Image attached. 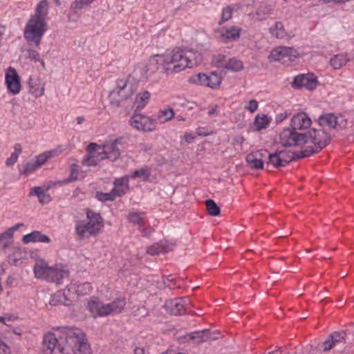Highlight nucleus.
<instances>
[{
  "label": "nucleus",
  "mask_w": 354,
  "mask_h": 354,
  "mask_svg": "<svg viewBox=\"0 0 354 354\" xmlns=\"http://www.w3.org/2000/svg\"><path fill=\"white\" fill-rule=\"evenodd\" d=\"M164 71L167 74L178 73L187 68H193L202 61L201 53L194 50L176 48L162 54Z\"/></svg>",
  "instance_id": "f257e3e1"
},
{
  "label": "nucleus",
  "mask_w": 354,
  "mask_h": 354,
  "mask_svg": "<svg viewBox=\"0 0 354 354\" xmlns=\"http://www.w3.org/2000/svg\"><path fill=\"white\" fill-rule=\"evenodd\" d=\"M47 0H42L37 4L35 13L30 17L24 30V37L28 45L35 47L39 46L41 39L47 30Z\"/></svg>",
  "instance_id": "f03ea898"
},
{
  "label": "nucleus",
  "mask_w": 354,
  "mask_h": 354,
  "mask_svg": "<svg viewBox=\"0 0 354 354\" xmlns=\"http://www.w3.org/2000/svg\"><path fill=\"white\" fill-rule=\"evenodd\" d=\"M305 134L304 144L312 143L314 146H306L301 150V156L309 157L317 153L331 141V136L323 129H313Z\"/></svg>",
  "instance_id": "7ed1b4c3"
},
{
  "label": "nucleus",
  "mask_w": 354,
  "mask_h": 354,
  "mask_svg": "<svg viewBox=\"0 0 354 354\" xmlns=\"http://www.w3.org/2000/svg\"><path fill=\"white\" fill-rule=\"evenodd\" d=\"M127 304L124 298H117L109 304H104L97 297H92L87 308L94 317L118 314L123 311Z\"/></svg>",
  "instance_id": "20e7f679"
},
{
  "label": "nucleus",
  "mask_w": 354,
  "mask_h": 354,
  "mask_svg": "<svg viewBox=\"0 0 354 354\" xmlns=\"http://www.w3.org/2000/svg\"><path fill=\"white\" fill-rule=\"evenodd\" d=\"M86 217L88 220L86 223L80 221L75 227L76 232L80 237L85 236L86 233L90 236L96 235L104 226L103 218L99 213L88 209Z\"/></svg>",
  "instance_id": "39448f33"
},
{
  "label": "nucleus",
  "mask_w": 354,
  "mask_h": 354,
  "mask_svg": "<svg viewBox=\"0 0 354 354\" xmlns=\"http://www.w3.org/2000/svg\"><path fill=\"white\" fill-rule=\"evenodd\" d=\"M63 334V339L59 343L58 351L62 354H76L75 349L78 344L80 330L77 328L62 326L58 327Z\"/></svg>",
  "instance_id": "423d86ee"
},
{
  "label": "nucleus",
  "mask_w": 354,
  "mask_h": 354,
  "mask_svg": "<svg viewBox=\"0 0 354 354\" xmlns=\"http://www.w3.org/2000/svg\"><path fill=\"white\" fill-rule=\"evenodd\" d=\"M155 119L142 113H134L129 120V124L139 131L151 132L156 129Z\"/></svg>",
  "instance_id": "0eeeda50"
},
{
  "label": "nucleus",
  "mask_w": 354,
  "mask_h": 354,
  "mask_svg": "<svg viewBox=\"0 0 354 354\" xmlns=\"http://www.w3.org/2000/svg\"><path fill=\"white\" fill-rule=\"evenodd\" d=\"M280 142L284 147H292L304 144L305 133H298L290 128L284 129L279 135Z\"/></svg>",
  "instance_id": "6e6552de"
},
{
  "label": "nucleus",
  "mask_w": 354,
  "mask_h": 354,
  "mask_svg": "<svg viewBox=\"0 0 354 354\" xmlns=\"http://www.w3.org/2000/svg\"><path fill=\"white\" fill-rule=\"evenodd\" d=\"M124 143V139L122 137L106 142L102 148L105 159H109L111 161L116 160L120 156V147H122Z\"/></svg>",
  "instance_id": "1a4fd4ad"
},
{
  "label": "nucleus",
  "mask_w": 354,
  "mask_h": 354,
  "mask_svg": "<svg viewBox=\"0 0 354 354\" xmlns=\"http://www.w3.org/2000/svg\"><path fill=\"white\" fill-rule=\"evenodd\" d=\"M318 122L321 127L328 126L337 131L345 129L348 124L347 120L343 115L336 116L333 113L320 115Z\"/></svg>",
  "instance_id": "9d476101"
},
{
  "label": "nucleus",
  "mask_w": 354,
  "mask_h": 354,
  "mask_svg": "<svg viewBox=\"0 0 354 354\" xmlns=\"http://www.w3.org/2000/svg\"><path fill=\"white\" fill-rule=\"evenodd\" d=\"M317 83V78L314 74H299L295 77L291 86L295 89L306 88L309 91H313L316 88Z\"/></svg>",
  "instance_id": "9b49d317"
},
{
  "label": "nucleus",
  "mask_w": 354,
  "mask_h": 354,
  "mask_svg": "<svg viewBox=\"0 0 354 354\" xmlns=\"http://www.w3.org/2000/svg\"><path fill=\"white\" fill-rule=\"evenodd\" d=\"M5 82L9 93L16 95L20 92L21 88L20 77L14 68L10 66L7 68Z\"/></svg>",
  "instance_id": "f8f14e48"
},
{
  "label": "nucleus",
  "mask_w": 354,
  "mask_h": 354,
  "mask_svg": "<svg viewBox=\"0 0 354 354\" xmlns=\"http://www.w3.org/2000/svg\"><path fill=\"white\" fill-rule=\"evenodd\" d=\"M268 155V150L260 149L250 153L246 156V162L252 169H262L266 163Z\"/></svg>",
  "instance_id": "ddd939ff"
},
{
  "label": "nucleus",
  "mask_w": 354,
  "mask_h": 354,
  "mask_svg": "<svg viewBox=\"0 0 354 354\" xmlns=\"http://www.w3.org/2000/svg\"><path fill=\"white\" fill-rule=\"evenodd\" d=\"M162 67L164 70V60L161 55H154L151 57L148 63L141 69V75L148 78Z\"/></svg>",
  "instance_id": "4468645a"
},
{
  "label": "nucleus",
  "mask_w": 354,
  "mask_h": 354,
  "mask_svg": "<svg viewBox=\"0 0 354 354\" xmlns=\"http://www.w3.org/2000/svg\"><path fill=\"white\" fill-rule=\"evenodd\" d=\"M297 50L293 48L279 46L271 51L268 58L270 62L281 61L286 57L292 60V57H297Z\"/></svg>",
  "instance_id": "2eb2a0df"
},
{
  "label": "nucleus",
  "mask_w": 354,
  "mask_h": 354,
  "mask_svg": "<svg viewBox=\"0 0 354 354\" xmlns=\"http://www.w3.org/2000/svg\"><path fill=\"white\" fill-rule=\"evenodd\" d=\"M346 332L344 330L335 331L329 335L328 338L322 343L320 348L323 352L326 353L339 343H345Z\"/></svg>",
  "instance_id": "dca6fc26"
},
{
  "label": "nucleus",
  "mask_w": 354,
  "mask_h": 354,
  "mask_svg": "<svg viewBox=\"0 0 354 354\" xmlns=\"http://www.w3.org/2000/svg\"><path fill=\"white\" fill-rule=\"evenodd\" d=\"M48 271V275L45 280L58 284L62 283L63 279L68 277L69 275L68 270L62 266L50 267Z\"/></svg>",
  "instance_id": "f3484780"
},
{
  "label": "nucleus",
  "mask_w": 354,
  "mask_h": 354,
  "mask_svg": "<svg viewBox=\"0 0 354 354\" xmlns=\"http://www.w3.org/2000/svg\"><path fill=\"white\" fill-rule=\"evenodd\" d=\"M218 333L211 332L209 329L197 330L188 335L190 340H193L196 344H201L209 340H215L218 338Z\"/></svg>",
  "instance_id": "a211bd4d"
},
{
  "label": "nucleus",
  "mask_w": 354,
  "mask_h": 354,
  "mask_svg": "<svg viewBox=\"0 0 354 354\" xmlns=\"http://www.w3.org/2000/svg\"><path fill=\"white\" fill-rule=\"evenodd\" d=\"M311 120L304 112L298 113L293 115L290 120V127L296 130L306 129L310 127Z\"/></svg>",
  "instance_id": "6ab92c4d"
},
{
  "label": "nucleus",
  "mask_w": 354,
  "mask_h": 354,
  "mask_svg": "<svg viewBox=\"0 0 354 354\" xmlns=\"http://www.w3.org/2000/svg\"><path fill=\"white\" fill-rule=\"evenodd\" d=\"M188 301L189 299L187 298H178L167 301L165 306L169 310L173 315H182L184 313L186 302Z\"/></svg>",
  "instance_id": "aec40b11"
},
{
  "label": "nucleus",
  "mask_w": 354,
  "mask_h": 354,
  "mask_svg": "<svg viewBox=\"0 0 354 354\" xmlns=\"http://www.w3.org/2000/svg\"><path fill=\"white\" fill-rule=\"evenodd\" d=\"M63 336L60 335L59 337H56L54 333H48L45 335L43 339V348L44 351H53L57 347L59 343L62 342Z\"/></svg>",
  "instance_id": "412c9836"
},
{
  "label": "nucleus",
  "mask_w": 354,
  "mask_h": 354,
  "mask_svg": "<svg viewBox=\"0 0 354 354\" xmlns=\"http://www.w3.org/2000/svg\"><path fill=\"white\" fill-rule=\"evenodd\" d=\"M174 244L167 241L156 243L147 248V253L151 255H158L160 253H167L173 250Z\"/></svg>",
  "instance_id": "4be33fe9"
},
{
  "label": "nucleus",
  "mask_w": 354,
  "mask_h": 354,
  "mask_svg": "<svg viewBox=\"0 0 354 354\" xmlns=\"http://www.w3.org/2000/svg\"><path fill=\"white\" fill-rule=\"evenodd\" d=\"M67 288L62 290L57 291L52 297L49 304L51 306L64 305L70 306L71 300L68 298V294L66 292Z\"/></svg>",
  "instance_id": "5701e85b"
},
{
  "label": "nucleus",
  "mask_w": 354,
  "mask_h": 354,
  "mask_svg": "<svg viewBox=\"0 0 354 354\" xmlns=\"http://www.w3.org/2000/svg\"><path fill=\"white\" fill-rule=\"evenodd\" d=\"M50 241V239L48 236L39 231H33L24 235L22 238V241L26 244L34 242L49 243Z\"/></svg>",
  "instance_id": "b1692460"
},
{
  "label": "nucleus",
  "mask_w": 354,
  "mask_h": 354,
  "mask_svg": "<svg viewBox=\"0 0 354 354\" xmlns=\"http://www.w3.org/2000/svg\"><path fill=\"white\" fill-rule=\"evenodd\" d=\"M92 290V287L89 283L85 282L80 284L71 283L67 286V292L68 293L75 292L77 295H84Z\"/></svg>",
  "instance_id": "393cba45"
},
{
  "label": "nucleus",
  "mask_w": 354,
  "mask_h": 354,
  "mask_svg": "<svg viewBox=\"0 0 354 354\" xmlns=\"http://www.w3.org/2000/svg\"><path fill=\"white\" fill-rule=\"evenodd\" d=\"M275 4L273 2H262L256 11V15L260 19H265L274 12Z\"/></svg>",
  "instance_id": "a878e982"
},
{
  "label": "nucleus",
  "mask_w": 354,
  "mask_h": 354,
  "mask_svg": "<svg viewBox=\"0 0 354 354\" xmlns=\"http://www.w3.org/2000/svg\"><path fill=\"white\" fill-rule=\"evenodd\" d=\"M127 87V82L124 80H119L117 83V87L113 89L112 94H116L119 97V100H127L131 97L133 91L130 90V92L127 93L125 91Z\"/></svg>",
  "instance_id": "bb28decb"
},
{
  "label": "nucleus",
  "mask_w": 354,
  "mask_h": 354,
  "mask_svg": "<svg viewBox=\"0 0 354 354\" xmlns=\"http://www.w3.org/2000/svg\"><path fill=\"white\" fill-rule=\"evenodd\" d=\"M279 154L280 155V158H281V160L283 163V165L286 166L288 165L290 162L306 158V156H301V151L299 153H297L296 152H291L290 151H286V150H279L277 149Z\"/></svg>",
  "instance_id": "cd10ccee"
},
{
  "label": "nucleus",
  "mask_w": 354,
  "mask_h": 354,
  "mask_svg": "<svg viewBox=\"0 0 354 354\" xmlns=\"http://www.w3.org/2000/svg\"><path fill=\"white\" fill-rule=\"evenodd\" d=\"M30 196H36L41 204H47L51 201V197L49 194L41 187H34L30 192Z\"/></svg>",
  "instance_id": "c85d7f7f"
},
{
  "label": "nucleus",
  "mask_w": 354,
  "mask_h": 354,
  "mask_svg": "<svg viewBox=\"0 0 354 354\" xmlns=\"http://www.w3.org/2000/svg\"><path fill=\"white\" fill-rule=\"evenodd\" d=\"M271 35L277 39H284L288 36L284 26L281 21H276L273 26L270 28Z\"/></svg>",
  "instance_id": "c756f323"
},
{
  "label": "nucleus",
  "mask_w": 354,
  "mask_h": 354,
  "mask_svg": "<svg viewBox=\"0 0 354 354\" xmlns=\"http://www.w3.org/2000/svg\"><path fill=\"white\" fill-rule=\"evenodd\" d=\"M105 159L102 151H99L93 155H87L82 160V164L86 166H96L100 161Z\"/></svg>",
  "instance_id": "7c9ffc66"
},
{
  "label": "nucleus",
  "mask_w": 354,
  "mask_h": 354,
  "mask_svg": "<svg viewBox=\"0 0 354 354\" xmlns=\"http://www.w3.org/2000/svg\"><path fill=\"white\" fill-rule=\"evenodd\" d=\"M79 336L78 344H77V348L75 349L76 354H91V348L89 344L85 339L84 334L80 330Z\"/></svg>",
  "instance_id": "2f4dec72"
},
{
  "label": "nucleus",
  "mask_w": 354,
  "mask_h": 354,
  "mask_svg": "<svg viewBox=\"0 0 354 354\" xmlns=\"http://www.w3.org/2000/svg\"><path fill=\"white\" fill-rule=\"evenodd\" d=\"M350 59L346 55L338 54L332 57L330 59V64L334 69H339L346 64Z\"/></svg>",
  "instance_id": "473e14b6"
},
{
  "label": "nucleus",
  "mask_w": 354,
  "mask_h": 354,
  "mask_svg": "<svg viewBox=\"0 0 354 354\" xmlns=\"http://www.w3.org/2000/svg\"><path fill=\"white\" fill-rule=\"evenodd\" d=\"M50 267L44 261H38L34 267L35 275L38 279H46Z\"/></svg>",
  "instance_id": "72a5a7b5"
},
{
  "label": "nucleus",
  "mask_w": 354,
  "mask_h": 354,
  "mask_svg": "<svg viewBox=\"0 0 354 354\" xmlns=\"http://www.w3.org/2000/svg\"><path fill=\"white\" fill-rule=\"evenodd\" d=\"M240 28L235 26L225 29L222 35L223 40L225 42H228L238 39L240 37Z\"/></svg>",
  "instance_id": "f704fd0d"
},
{
  "label": "nucleus",
  "mask_w": 354,
  "mask_h": 354,
  "mask_svg": "<svg viewBox=\"0 0 354 354\" xmlns=\"http://www.w3.org/2000/svg\"><path fill=\"white\" fill-rule=\"evenodd\" d=\"M266 164L267 166L272 165L273 167L278 168L281 167H285L283 163L280 158V155L279 154L277 150H276L274 153H270L268 151V155L266 158Z\"/></svg>",
  "instance_id": "c9c22d12"
},
{
  "label": "nucleus",
  "mask_w": 354,
  "mask_h": 354,
  "mask_svg": "<svg viewBox=\"0 0 354 354\" xmlns=\"http://www.w3.org/2000/svg\"><path fill=\"white\" fill-rule=\"evenodd\" d=\"M224 68L233 72H239L243 69V63L237 58L232 57L226 62Z\"/></svg>",
  "instance_id": "e433bc0d"
},
{
  "label": "nucleus",
  "mask_w": 354,
  "mask_h": 354,
  "mask_svg": "<svg viewBox=\"0 0 354 354\" xmlns=\"http://www.w3.org/2000/svg\"><path fill=\"white\" fill-rule=\"evenodd\" d=\"M207 212L209 215L212 216H217L221 213L220 207L212 199H207L205 201Z\"/></svg>",
  "instance_id": "4c0bfd02"
},
{
  "label": "nucleus",
  "mask_w": 354,
  "mask_h": 354,
  "mask_svg": "<svg viewBox=\"0 0 354 354\" xmlns=\"http://www.w3.org/2000/svg\"><path fill=\"white\" fill-rule=\"evenodd\" d=\"M270 120L266 115H263L260 116L257 115L255 117L254 120V126L257 131H261L262 129H266Z\"/></svg>",
  "instance_id": "58836bf2"
},
{
  "label": "nucleus",
  "mask_w": 354,
  "mask_h": 354,
  "mask_svg": "<svg viewBox=\"0 0 354 354\" xmlns=\"http://www.w3.org/2000/svg\"><path fill=\"white\" fill-rule=\"evenodd\" d=\"M221 83V77L219 76L216 73L212 72L210 75H207V80H206V86L212 88H217Z\"/></svg>",
  "instance_id": "ea45409f"
},
{
  "label": "nucleus",
  "mask_w": 354,
  "mask_h": 354,
  "mask_svg": "<svg viewBox=\"0 0 354 354\" xmlns=\"http://www.w3.org/2000/svg\"><path fill=\"white\" fill-rule=\"evenodd\" d=\"M151 94L149 91H145L142 93H140L136 96V103L137 104V109H143L146 104L147 103Z\"/></svg>",
  "instance_id": "a19ab883"
},
{
  "label": "nucleus",
  "mask_w": 354,
  "mask_h": 354,
  "mask_svg": "<svg viewBox=\"0 0 354 354\" xmlns=\"http://www.w3.org/2000/svg\"><path fill=\"white\" fill-rule=\"evenodd\" d=\"M15 151L12 152L10 156L6 160V165L7 166L13 165L17 160V158L22 151V147L20 144L17 143L14 146Z\"/></svg>",
  "instance_id": "79ce46f5"
},
{
  "label": "nucleus",
  "mask_w": 354,
  "mask_h": 354,
  "mask_svg": "<svg viewBox=\"0 0 354 354\" xmlns=\"http://www.w3.org/2000/svg\"><path fill=\"white\" fill-rule=\"evenodd\" d=\"M56 153V151L52 150L46 151L41 154H39L36 157V160L35 161L38 167H41L46 162V161L53 157Z\"/></svg>",
  "instance_id": "37998d69"
},
{
  "label": "nucleus",
  "mask_w": 354,
  "mask_h": 354,
  "mask_svg": "<svg viewBox=\"0 0 354 354\" xmlns=\"http://www.w3.org/2000/svg\"><path fill=\"white\" fill-rule=\"evenodd\" d=\"M207 80V75L205 73H198L192 75L189 82L192 84L206 86V80Z\"/></svg>",
  "instance_id": "c03bdc74"
},
{
  "label": "nucleus",
  "mask_w": 354,
  "mask_h": 354,
  "mask_svg": "<svg viewBox=\"0 0 354 354\" xmlns=\"http://www.w3.org/2000/svg\"><path fill=\"white\" fill-rule=\"evenodd\" d=\"M94 0H75L71 5V8L77 12V10L84 8L91 4Z\"/></svg>",
  "instance_id": "a18cd8bd"
},
{
  "label": "nucleus",
  "mask_w": 354,
  "mask_h": 354,
  "mask_svg": "<svg viewBox=\"0 0 354 354\" xmlns=\"http://www.w3.org/2000/svg\"><path fill=\"white\" fill-rule=\"evenodd\" d=\"M0 243H2V250H6L12 243V237L7 230L0 234Z\"/></svg>",
  "instance_id": "49530a36"
},
{
  "label": "nucleus",
  "mask_w": 354,
  "mask_h": 354,
  "mask_svg": "<svg viewBox=\"0 0 354 354\" xmlns=\"http://www.w3.org/2000/svg\"><path fill=\"white\" fill-rule=\"evenodd\" d=\"M142 213L133 212L129 214V220L131 223L134 225H139L140 227H142L144 225L143 218L141 214Z\"/></svg>",
  "instance_id": "de8ad7c7"
},
{
  "label": "nucleus",
  "mask_w": 354,
  "mask_h": 354,
  "mask_svg": "<svg viewBox=\"0 0 354 354\" xmlns=\"http://www.w3.org/2000/svg\"><path fill=\"white\" fill-rule=\"evenodd\" d=\"M37 168L38 166L35 162H28L22 165V169L19 170V173L20 174H28L33 172Z\"/></svg>",
  "instance_id": "09e8293b"
},
{
  "label": "nucleus",
  "mask_w": 354,
  "mask_h": 354,
  "mask_svg": "<svg viewBox=\"0 0 354 354\" xmlns=\"http://www.w3.org/2000/svg\"><path fill=\"white\" fill-rule=\"evenodd\" d=\"M225 57V55L221 54L214 55L212 57V63L214 65V66L217 68H224V66L226 64Z\"/></svg>",
  "instance_id": "8fccbe9b"
},
{
  "label": "nucleus",
  "mask_w": 354,
  "mask_h": 354,
  "mask_svg": "<svg viewBox=\"0 0 354 354\" xmlns=\"http://www.w3.org/2000/svg\"><path fill=\"white\" fill-rule=\"evenodd\" d=\"M96 198L97 200L100 201H113L115 198L114 197L113 193L111 191L109 193H103L101 192H96Z\"/></svg>",
  "instance_id": "3c124183"
},
{
  "label": "nucleus",
  "mask_w": 354,
  "mask_h": 354,
  "mask_svg": "<svg viewBox=\"0 0 354 354\" xmlns=\"http://www.w3.org/2000/svg\"><path fill=\"white\" fill-rule=\"evenodd\" d=\"M149 176V172L147 168H141L138 170H135L132 174L131 178H144L145 179L148 178Z\"/></svg>",
  "instance_id": "603ef678"
},
{
  "label": "nucleus",
  "mask_w": 354,
  "mask_h": 354,
  "mask_svg": "<svg viewBox=\"0 0 354 354\" xmlns=\"http://www.w3.org/2000/svg\"><path fill=\"white\" fill-rule=\"evenodd\" d=\"M232 9L230 6H227L223 9L222 15H221V19L218 22V24L221 25L225 21H228L232 18Z\"/></svg>",
  "instance_id": "864d4df0"
},
{
  "label": "nucleus",
  "mask_w": 354,
  "mask_h": 354,
  "mask_svg": "<svg viewBox=\"0 0 354 354\" xmlns=\"http://www.w3.org/2000/svg\"><path fill=\"white\" fill-rule=\"evenodd\" d=\"M174 116V113L172 109H166L162 111H160L158 113V118L161 119L165 117V121H168L171 120Z\"/></svg>",
  "instance_id": "5fc2aeb1"
},
{
  "label": "nucleus",
  "mask_w": 354,
  "mask_h": 354,
  "mask_svg": "<svg viewBox=\"0 0 354 354\" xmlns=\"http://www.w3.org/2000/svg\"><path fill=\"white\" fill-rule=\"evenodd\" d=\"M26 57L28 59H29L30 60L34 61L35 62H37L40 61L39 53L36 50L29 48V49H27L26 50Z\"/></svg>",
  "instance_id": "6e6d98bb"
},
{
  "label": "nucleus",
  "mask_w": 354,
  "mask_h": 354,
  "mask_svg": "<svg viewBox=\"0 0 354 354\" xmlns=\"http://www.w3.org/2000/svg\"><path fill=\"white\" fill-rule=\"evenodd\" d=\"M29 85L30 87V91L35 96H41L44 94V86H42L40 88L38 86H33L29 82Z\"/></svg>",
  "instance_id": "4d7b16f0"
},
{
  "label": "nucleus",
  "mask_w": 354,
  "mask_h": 354,
  "mask_svg": "<svg viewBox=\"0 0 354 354\" xmlns=\"http://www.w3.org/2000/svg\"><path fill=\"white\" fill-rule=\"evenodd\" d=\"M102 147L97 145L96 143H90L87 147L88 155H93L98 151V149H102Z\"/></svg>",
  "instance_id": "13d9d810"
},
{
  "label": "nucleus",
  "mask_w": 354,
  "mask_h": 354,
  "mask_svg": "<svg viewBox=\"0 0 354 354\" xmlns=\"http://www.w3.org/2000/svg\"><path fill=\"white\" fill-rule=\"evenodd\" d=\"M127 191V188H122L121 187H114L111 190L113 193L114 197L121 196L124 195Z\"/></svg>",
  "instance_id": "bf43d9fd"
},
{
  "label": "nucleus",
  "mask_w": 354,
  "mask_h": 354,
  "mask_svg": "<svg viewBox=\"0 0 354 354\" xmlns=\"http://www.w3.org/2000/svg\"><path fill=\"white\" fill-rule=\"evenodd\" d=\"M127 180L123 178H116L113 183L114 187H121L122 188H127L129 189V186L126 183Z\"/></svg>",
  "instance_id": "052dcab7"
},
{
  "label": "nucleus",
  "mask_w": 354,
  "mask_h": 354,
  "mask_svg": "<svg viewBox=\"0 0 354 354\" xmlns=\"http://www.w3.org/2000/svg\"><path fill=\"white\" fill-rule=\"evenodd\" d=\"M257 108L258 102L255 100H250L248 102V105L245 107V109L250 111L251 113L254 112Z\"/></svg>",
  "instance_id": "680f3d73"
},
{
  "label": "nucleus",
  "mask_w": 354,
  "mask_h": 354,
  "mask_svg": "<svg viewBox=\"0 0 354 354\" xmlns=\"http://www.w3.org/2000/svg\"><path fill=\"white\" fill-rule=\"evenodd\" d=\"M0 354H10V348L1 341H0Z\"/></svg>",
  "instance_id": "e2e57ef3"
},
{
  "label": "nucleus",
  "mask_w": 354,
  "mask_h": 354,
  "mask_svg": "<svg viewBox=\"0 0 354 354\" xmlns=\"http://www.w3.org/2000/svg\"><path fill=\"white\" fill-rule=\"evenodd\" d=\"M24 226V223H17L15 225L12 226L11 227L8 228L7 231L9 232V234L12 237L14 232L18 230L21 227Z\"/></svg>",
  "instance_id": "0e129e2a"
},
{
  "label": "nucleus",
  "mask_w": 354,
  "mask_h": 354,
  "mask_svg": "<svg viewBox=\"0 0 354 354\" xmlns=\"http://www.w3.org/2000/svg\"><path fill=\"white\" fill-rule=\"evenodd\" d=\"M288 115V113L287 111L277 114L276 116V122L279 123L283 122L285 119L287 118Z\"/></svg>",
  "instance_id": "69168bd1"
},
{
  "label": "nucleus",
  "mask_w": 354,
  "mask_h": 354,
  "mask_svg": "<svg viewBox=\"0 0 354 354\" xmlns=\"http://www.w3.org/2000/svg\"><path fill=\"white\" fill-rule=\"evenodd\" d=\"M245 139L242 136H236L232 140L233 145H241Z\"/></svg>",
  "instance_id": "338daca9"
},
{
  "label": "nucleus",
  "mask_w": 354,
  "mask_h": 354,
  "mask_svg": "<svg viewBox=\"0 0 354 354\" xmlns=\"http://www.w3.org/2000/svg\"><path fill=\"white\" fill-rule=\"evenodd\" d=\"M140 147L141 150H142L144 151H149L152 149L151 145L145 144V143L140 144Z\"/></svg>",
  "instance_id": "774afa93"
}]
</instances>
